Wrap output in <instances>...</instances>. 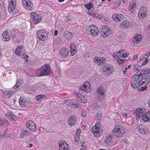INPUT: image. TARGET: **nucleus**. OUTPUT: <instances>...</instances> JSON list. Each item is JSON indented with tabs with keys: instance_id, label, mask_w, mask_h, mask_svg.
I'll use <instances>...</instances> for the list:
<instances>
[{
	"instance_id": "obj_63",
	"label": "nucleus",
	"mask_w": 150,
	"mask_h": 150,
	"mask_svg": "<svg viewBox=\"0 0 150 150\" xmlns=\"http://www.w3.org/2000/svg\"><path fill=\"white\" fill-rule=\"evenodd\" d=\"M81 132H80V130H77V131H76V133H78L79 134H80V133Z\"/></svg>"
},
{
	"instance_id": "obj_37",
	"label": "nucleus",
	"mask_w": 150,
	"mask_h": 150,
	"mask_svg": "<svg viewBox=\"0 0 150 150\" xmlns=\"http://www.w3.org/2000/svg\"><path fill=\"white\" fill-rule=\"evenodd\" d=\"M123 53V51L121 50V51H119L118 52L116 53H114L112 56L115 58H116L117 57H120L121 54H122Z\"/></svg>"
},
{
	"instance_id": "obj_35",
	"label": "nucleus",
	"mask_w": 150,
	"mask_h": 150,
	"mask_svg": "<svg viewBox=\"0 0 150 150\" xmlns=\"http://www.w3.org/2000/svg\"><path fill=\"white\" fill-rule=\"evenodd\" d=\"M23 46L20 45L17 47L16 48L15 53L18 56H20L21 54V51L22 50Z\"/></svg>"
},
{
	"instance_id": "obj_16",
	"label": "nucleus",
	"mask_w": 150,
	"mask_h": 150,
	"mask_svg": "<svg viewBox=\"0 0 150 150\" xmlns=\"http://www.w3.org/2000/svg\"><path fill=\"white\" fill-rule=\"evenodd\" d=\"M150 55V52H148L147 54L144 55L143 57H142L140 59V63H142V65H145L148 62L149 59H146Z\"/></svg>"
},
{
	"instance_id": "obj_54",
	"label": "nucleus",
	"mask_w": 150,
	"mask_h": 150,
	"mask_svg": "<svg viewBox=\"0 0 150 150\" xmlns=\"http://www.w3.org/2000/svg\"><path fill=\"white\" fill-rule=\"evenodd\" d=\"M6 132H7V130H5L4 131L3 134L1 135V137H5V136L6 135Z\"/></svg>"
},
{
	"instance_id": "obj_47",
	"label": "nucleus",
	"mask_w": 150,
	"mask_h": 150,
	"mask_svg": "<svg viewBox=\"0 0 150 150\" xmlns=\"http://www.w3.org/2000/svg\"><path fill=\"white\" fill-rule=\"evenodd\" d=\"M67 21H71L73 19V17L72 16H67Z\"/></svg>"
},
{
	"instance_id": "obj_57",
	"label": "nucleus",
	"mask_w": 150,
	"mask_h": 150,
	"mask_svg": "<svg viewBox=\"0 0 150 150\" xmlns=\"http://www.w3.org/2000/svg\"><path fill=\"white\" fill-rule=\"evenodd\" d=\"M138 57V55L137 54H136L134 56V57L133 58V59L134 60H135Z\"/></svg>"
},
{
	"instance_id": "obj_43",
	"label": "nucleus",
	"mask_w": 150,
	"mask_h": 150,
	"mask_svg": "<svg viewBox=\"0 0 150 150\" xmlns=\"http://www.w3.org/2000/svg\"><path fill=\"white\" fill-rule=\"evenodd\" d=\"M117 61V63L119 64H121V63H123V62L124 61V60L123 59H121L120 58H119L118 59Z\"/></svg>"
},
{
	"instance_id": "obj_20",
	"label": "nucleus",
	"mask_w": 150,
	"mask_h": 150,
	"mask_svg": "<svg viewBox=\"0 0 150 150\" xmlns=\"http://www.w3.org/2000/svg\"><path fill=\"white\" fill-rule=\"evenodd\" d=\"M135 113L136 115V118L137 119V117L138 118H140L141 117H143L145 113V112L144 109L142 108H139L138 110L137 109L135 111Z\"/></svg>"
},
{
	"instance_id": "obj_38",
	"label": "nucleus",
	"mask_w": 150,
	"mask_h": 150,
	"mask_svg": "<svg viewBox=\"0 0 150 150\" xmlns=\"http://www.w3.org/2000/svg\"><path fill=\"white\" fill-rule=\"evenodd\" d=\"M64 103H66L67 105L72 107L73 105V100L72 99L67 100L64 101Z\"/></svg>"
},
{
	"instance_id": "obj_48",
	"label": "nucleus",
	"mask_w": 150,
	"mask_h": 150,
	"mask_svg": "<svg viewBox=\"0 0 150 150\" xmlns=\"http://www.w3.org/2000/svg\"><path fill=\"white\" fill-rule=\"evenodd\" d=\"M83 145L84 146L81 148L80 150H86V143L83 142Z\"/></svg>"
},
{
	"instance_id": "obj_39",
	"label": "nucleus",
	"mask_w": 150,
	"mask_h": 150,
	"mask_svg": "<svg viewBox=\"0 0 150 150\" xmlns=\"http://www.w3.org/2000/svg\"><path fill=\"white\" fill-rule=\"evenodd\" d=\"M79 101L81 103H87V102L86 99L83 96L81 97L80 99H79Z\"/></svg>"
},
{
	"instance_id": "obj_46",
	"label": "nucleus",
	"mask_w": 150,
	"mask_h": 150,
	"mask_svg": "<svg viewBox=\"0 0 150 150\" xmlns=\"http://www.w3.org/2000/svg\"><path fill=\"white\" fill-rule=\"evenodd\" d=\"M87 115V113L85 111H82L81 113V115L82 117H85Z\"/></svg>"
},
{
	"instance_id": "obj_58",
	"label": "nucleus",
	"mask_w": 150,
	"mask_h": 150,
	"mask_svg": "<svg viewBox=\"0 0 150 150\" xmlns=\"http://www.w3.org/2000/svg\"><path fill=\"white\" fill-rule=\"evenodd\" d=\"M107 138H108L110 139V140H111L112 139V135L111 134H108L107 135Z\"/></svg>"
},
{
	"instance_id": "obj_7",
	"label": "nucleus",
	"mask_w": 150,
	"mask_h": 150,
	"mask_svg": "<svg viewBox=\"0 0 150 150\" xmlns=\"http://www.w3.org/2000/svg\"><path fill=\"white\" fill-rule=\"evenodd\" d=\"M86 31L87 33H89L93 37L97 36L99 34V31L97 28L94 25L91 26L88 28L86 29Z\"/></svg>"
},
{
	"instance_id": "obj_32",
	"label": "nucleus",
	"mask_w": 150,
	"mask_h": 150,
	"mask_svg": "<svg viewBox=\"0 0 150 150\" xmlns=\"http://www.w3.org/2000/svg\"><path fill=\"white\" fill-rule=\"evenodd\" d=\"M6 116L9 119H11L13 121H15L17 119L16 117L12 113L8 112L6 114Z\"/></svg>"
},
{
	"instance_id": "obj_11",
	"label": "nucleus",
	"mask_w": 150,
	"mask_h": 150,
	"mask_svg": "<svg viewBox=\"0 0 150 150\" xmlns=\"http://www.w3.org/2000/svg\"><path fill=\"white\" fill-rule=\"evenodd\" d=\"M31 15L32 17L33 20L35 24H38L41 21V18L39 15L34 12H32L31 13Z\"/></svg>"
},
{
	"instance_id": "obj_19",
	"label": "nucleus",
	"mask_w": 150,
	"mask_h": 150,
	"mask_svg": "<svg viewBox=\"0 0 150 150\" xmlns=\"http://www.w3.org/2000/svg\"><path fill=\"white\" fill-rule=\"evenodd\" d=\"M139 132L143 134H146L148 132L147 128L143 125H140L137 127Z\"/></svg>"
},
{
	"instance_id": "obj_24",
	"label": "nucleus",
	"mask_w": 150,
	"mask_h": 150,
	"mask_svg": "<svg viewBox=\"0 0 150 150\" xmlns=\"http://www.w3.org/2000/svg\"><path fill=\"white\" fill-rule=\"evenodd\" d=\"M16 3L15 0H11L8 2V9H15Z\"/></svg>"
},
{
	"instance_id": "obj_12",
	"label": "nucleus",
	"mask_w": 150,
	"mask_h": 150,
	"mask_svg": "<svg viewBox=\"0 0 150 150\" xmlns=\"http://www.w3.org/2000/svg\"><path fill=\"white\" fill-rule=\"evenodd\" d=\"M80 88L86 92H89L91 90V86L89 82V81L85 82L80 87Z\"/></svg>"
},
{
	"instance_id": "obj_13",
	"label": "nucleus",
	"mask_w": 150,
	"mask_h": 150,
	"mask_svg": "<svg viewBox=\"0 0 150 150\" xmlns=\"http://www.w3.org/2000/svg\"><path fill=\"white\" fill-rule=\"evenodd\" d=\"M22 1L23 6L25 9L30 8L31 9L33 6V3L29 0H22Z\"/></svg>"
},
{
	"instance_id": "obj_50",
	"label": "nucleus",
	"mask_w": 150,
	"mask_h": 150,
	"mask_svg": "<svg viewBox=\"0 0 150 150\" xmlns=\"http://www.w3.org/2000/svg\"><path fill=\"white\" fill-rule=\"evenodd\" d=\"M74 105L75 106V107L76 108H78L79 106V104L77 102H75V101H74L73 103V105Z\"/></svg>"
},
{
	"instance_id": "obj_18",
	"label": "nucleus",
	"mask_w": 150,
	"mask_h": 150,
	"mask_svg": "<svg viewBox=\"0 0 150 150\" xmlns=\"http://www.w3.org/2000/svg\"><path fill=\"white\" fill-rule=\"evenodd\" d=\"M60 150H69V146L65 142H63L59 144Z\"/></svg>"
},
{
	"instance_id": "obj_28",
	"label": "nucleus",
	"mask_w": 150,
	"mask_h": 150,
	"mask_svg": "<svg viewBox=\"0 0 150 150\" xmlns=\"http://www.w3.org/2000/svg\"><path fill=\"white\" fill-rule=\"evenodd\" d=\"M141 36L139 34H137L135 36L133 39V42L134 43L137 44L139 43L141 40Z\"/></svg>"
},
{
	"instance_id": "obj_56",
	"label": "nucleus",
	"mask_w": 150,
	"mask_h": 150,
	"mask_svg": "<svg viewBox=\"0 0 150 150\" xmlns=\"http://www.w3.org/2000/svg\"><path fill=\"white\" fill-rule=\"evenodd\" d=\"M122 115H123V117L125 118H126L127 116V114L123 112L122 113Z\"/></svg>"
},
{
	"instance_id": "obj_59",
	"label": "nucleus",
	"mask_w": 150,
	"mask_h": 150,
	"mask_svg": "<svg viewBox=\"0 0 150 150\" xmlns=\"http://www.w3.org/2000/svg\"><path fill=\"white\" fill-rule=\"evenodd\" d=\"M8 10L9 12H10V13H13L15 11V10Z\"/></svg>"
},
{
	"instance_id": "obj_27",
	"label": "nucleus",
	"mask_w": 150,
	"mask_h": 150,
	"mask_svg": "<svg viewBox=\"0 0 150 150\" xmlns=\"http://www.w3.org/2000/svg\"><path fill=\"white\" fill-rule=\"evenodd\" d=\"M76 118L74 116H72L69 118L68 124L71 126L74 125L76 123Z\"/></svg>"
},
{
	"instance_id": "obj_41",
	"label": "nucleus",
	"mask_w": 150,
	"mask_h": 150,
	"mask_svg": "<svg viewBox=\"0 0 150 150\" xmlns=\"http://www.w3.org/2000/svg\"><path fill=\"white\" fill-rule=\"evenodd\" d=\"M93 4L91 3H90L89 4L85 5V7L87 9H91L92 7H93Z\"/></svg>"
},
{
	"instance_id": "obj_45",
	"label": "nucleus",
	"mask_w": 150,
	"mask_h": 150,
	"mask_svg": "<svg viewBox=\"0 0 150 150\" xmlns=\"http://www.w3.org/2000/svg\"><path fill=\"white\" fill-rule=\"evenodd\" d=\"M23 58H24L25 60V61L26 62H27L28 61V56L26 54H23Z\"/></svg>"
},
{
	"instance_id": "obj_25",
	"label": "nucleus",
	"mask_w": 150,
	"mask_h": 150,
	"mask_svg": "<svg viewBox=\"0 0 150 150\" xmlns=\"http://www.w3.org/2000/svg\"><path fill=\"white\" fill-rule=\"evenodd\" d=\"M130 23L129 21L125 20L120 24V26L122 28H129L130 25Z\"/></svg>"
},
{
	"instance_id": "obj_60",
	"label": "nucleus",
	"mask_w": 150,
	"mask_h": 150,
	"mask_svg": "<svg viewBox=\"0 0 150 150\" xmlns=\"http://www.w3.org/2000/svg\"><path fill=\"white\" fill-rule=\"evenodd\" d=\"M58 34V31L57 30L54 31V35L55 36H56Z\"/></svg>"
},
{
	"instance_id": "obj_51",
	"label": "nucleus",
	"mask_w": 150,
	"mask_h": 150,
	"mask_svg": "<svg viewBox=\"0 0 150 150\" xmlns=\"http://www.w3.org/2000/svg\"><path fill=\"white\" fill-rule=\"evenodd\" d=\"M133 4L132 6V9L135 8L136 7V4H135V2H134V1H133Z\"/></svg>"
},
{
	"instance_id": "obj_23",
	"label": "nucleus",
	"mask_w": 150,
	"mask_h": 150,
	"mask_svg": "<svg viewBox=\"0 0 150 150\" xmlns=\"http://www.w3.org/2000/svg\"><path fill=\"white\" fill-rule=\"evenodd\" d=\"M87 11H85L86 13L88 15L92 16L93 17L97 18L100 19L102 18V15H99L97 14L94 13L93 10H87Z\"/></svg>"
},
{
	"instance_id": "obj_34",
	"label": "nucleus",
	"mask_w": 150,
	"mask_h": 150,
	"mask_svg": "<svg viewBox=\"0 0 150 150\" xmlns=\"http://www.w3.org/2000/svg\"><path fill=\"white\" fill-rule=\"evenodd\" d=\"M9 123L7 120L6 118H0V125H5L8 126Z\"/></svg>"
},
{
	"instance_id": "obj_61",
	"label": "nucleus",
	"mask_w": 150,
	"mask_h": 150,
	"mask_svg": "<svg viewBox=\"0 0 150 150\" xmlns=\"http://www.w3.org/2000/svg\"><path fill=\"white\" fill-rule=\"evenodd\" d=\"M146 9V8H145V6H143L142 7H141L140 8V9H141V10H142V9Z\"/></svg>"
},
{
	"instance_id": "obj_36",
	"label": "nucleus",
	"mask_w": 150,
	"mask_h": 150,
	"mask_svg": "<svg viewBox=\"0 0 150 150\" xmlns=\"http://www.w3.org/2000/svg\"><path fill=\"white\" fill-rule=\"evenodd\" d=\"M14 92L13 91H6L4 92V94L6 96L7 98L10 97L14 94Z\"/></svg>"
},
{
	"instance_id": "obj_44",
	"label": "nucleus",
	"mask_w": 150,
	"mask_h": 150,
	"mask_svg": "<svg viewBox=\"0 0 150 150\" xmlns=\"http://www.w3.org/2000/svg\"><path fill=\"white\" fill-rule=\"evenodd\" d=\"M120 1L116 2L114 4V6L115 7L117 8V7L120 6Z\"/></svg>"
},
{
	"instance_id": "obj_26",
	"label": "nucleus",
	"mask_w": 150,
	"mask_h": 150,
	"mask_svg": "<svg viewBox=\"0 0 150 150\" xmlns=\"http://www.w3.org/2000/svg\"><path fill=\"white\" fill-rule=\"evenodd\" d=\"M70 49L71 54L73 56L75 54L76 51V45L74 42H72L71 43Z\"/></svg>"
},
{
	"instance_id": "obj_49",
	"label": "nucleus",
	"mask_w": 150,
	"mask_h": 150,
	"mask_svg": "<svg viewBox=\"0 0 150 150\" xmlns=\"http://www.w3.org/2000/svg\"><path fill=\"white\" fill-rule=\"evenodd\" d=\"M19 83H17L13 87L14 89H16L19 87Z\"/></svg>"
},
{
	"instance_id": "obj_14",
	"label": "nucleus",
	"mask_w": 150,
	"mask_h": 150,
	"mask_svg": "<svg viewBox=\"0 0 150 150\" xmlns=\"http://www.w3.org/2000/svg\"><path fill=\"white\" fill-rule=\"evenodd\" d=\"M69 51L67 48L63 47L61 48L59 52V54L61 57H65L69 54Z\"/></svg>"
},
{
	"instance_id": "obj_15",
	"label": "nucleus",
	"mask_w": 150,
	"mask_h": 150,
	"mask_svg": "<svg viewBox=\"0 0 150 150\" xmlns=\"http://www.w3.org/2000/svg\"><path fill=\"white\" fill-rule=\"evenodd\" d=\"M95 62L98 65H102L105 62V60L103 57H95L94 58Z\"/></svg>"
},
{
	"instance_id": "obj_2",
	"label": "nucleus",
	"mask_w": 150,
	"mask_h": 150,
	"mask_svg": "<svg viewBox=\"0 0 150 150\" xmlns=\"http://www.w3.org/2000/svg\"><path fill=\"white\" fill-rule=\"evenodd\" d=\"M51 71L50 65L48 64L44 65L39 69L38 76H46L51 74Z\"/></svg>"
},
{
	"instance_id": "obj_9",
	"label": "nucleus",
	"mask_w": 150,
	"mask_h": 150,
	"mask_svg": "<svg viewBox=\"0 0 150 150\" xmlns=\"http://www.w3.org/2000/svg\"><path fill=\"white\" fill-rule=\"evenodd\" d=\"M26 127L30 131L35 132L36 131L37 127L36 125L32 120L28 121L26 124Z\"/></svg>"
},
{
	"instance_id": "obj_10",
	"label": "nucleus",
	"mask_w": 150,
	"mask_h": 150,
	"mask_svg": "<svg viewBox=\"0 0 150 150\" xmlns=\"http://www.w3.org/2000/svg\"><path fill=\"white\" fill-rule=\"evenodd\" d=\"M110 34V30L105 26L103 28L100 30V34L103 37H107Z\"/></svg>"
},
{
	"instance_id": "obj_22",
	"label": "nucleus",
	"mask_w": 150,
	"mask_h": 150,
	"mask_svg": "<svg viewBox=\"0 0 150 150\" xmlns=\"http://www.w3.org/2000/svg\"><path fill=\"white\" fill-rule=\"evenodd\" d=\"M123 18V15L121 14H114L112 16L113 19L116 22L120 21Z\"/></svg>"
},
{
	"instance_id": "obj_17",
	"label": "nucleus",
	"mask_w": 150,
	"mask_h": 150,
	"mask_svg": "<svg viewBox=\"0 0 150 150\" xmlns=\"http://www.w3.org/2000/svg\"><path fill=\"white\" fill-rule=\"evenodd\" d=\"M20 105L21 107H28V106L29 102L24 98H20L19 100Z\"/></svg>"
},
{
	"instance_id": "obj_55",
	"label": "nucleus",
	"mask_w": 150,
	"mask_h": 150,
	"mask_svg": "<svg viewBox=\"0 0 150 150\" xmlns=\"http://www.w3.org/2000/svg\"><path fill=\"white\" fill-rule=\"evenodd\" d=\"M128 57V55L126 53L123 54L122 55V57L123 58H126Z\"/></svg>"
},
{
	"instance_id": "obj_8",
	"label": "nucleus",
	"mask_w": 150,
	"mask_h": 150,
	"mask_svg": "<svg viewBox=\"0 0 150 150\" xmlns=\"http://www.w3.org/2000/svg\"><path fill=\"white\" fill-rule=\"evenodd\" d=\"M113 69V67L111 65L106 64L103 68V74L106 76H110L112 73Z\"/></svg>"
},
{
	"instance_id": "obj_30",
	"label": "nucleus",
	"mask_w": 150,
	"mask_h": 150,
	"mask_svg": "<svg viewBox=\"0 0 150 150\" xmlns=\"http://www.w3.org/2000/svg\"><path fill=\"white\" fill-rule=\"evenodd\" d=\"M2 36L3 37V39L5 41H8L10 40V35L6 30L3 33Z\"/></svg>"
},
{
	"instance_id": "obj_64",
	"label": "nucleus",
	"mask_w": 150,
	"mask_h": 150,
	"mask_svg": "<svg viewBox=\"0 0 150 150\" xmlns=\"http://www.w3.org/2000/svg\"><path fill=\"white\" fill-rule=\"evenodd\" d=\"M126 70H124L123 71V74L124 75H125L126 73Z\"/></svg>"
},
{
	"instance_id": "obj_42",
	"label": "nucleus",
	"mask_w": 150,
	"mask_h": 150,
	"mask_svg": "<svg viewBox=\"0 0 150 150\" xmlns=\"http://www.w3.org/2000/svg\"><path fill=\"white\" fill-rule=\"evenodd\" d=\"M75 96L79 101V99H80L81 97L82 96V95L81 94L79 93H76L75 94Z\"/></svg>"
},
{
	"instance_id": "obj_33",
	"label": "nucleus",
	"mask_w": 150,
	"mask_h": 150,
	"mask_svg": "<svg viewBox=\"0 0 150 150\" xmlns=\"http://www.w3.org/2000/svg\"><path fill=\"white\" fill-rule=\"evenodd\" d=\"M140 60L138 64H137L134 68V71L136 72H140L142 70L141 67L143 65H142L143 64L140 63Z\"/></svg>"
},
{
	"instance_id": "obj_21",
	"label": "nucleus",
	"mask_w": 150,
	"mask_h": 150,
	"mask_svg": "<svg viewBox=\"0 0 150 150\" xmlns=\"http://www.w3.org/2000/svg\"><path fill=\"white\" fill-rule=\"evenodd\" d=\"M31 132L28 129L23 130L21 132L20 135L21 138L22 139L24 137H27L30 134Z\"/></svg>"
},
{
	"instance_id": "obj_53",
	"label": "nucleus",
	"mask_w": 150,
	"mask_h": 150,
	"mask_svg": "<svg viewBox=\"0 0 150 150\" xmlns=\"http://www.w3.org/2000/svg\"><path fill=\"white\" fill-rule=\"evenodd\" d=\"M111 141V140L110 139L107 138L105 140V142L107 143H108L110 142Z\"/></svg>"
},
{
	"instance_id": "obj_62",
	"label": "nucleus",
	"mask_w": 150,
	"mask_h": 150,
	"mask_svg": "<svg viewBox=\"0 0 150 150\" xmlns=\"http://www.w3.org/2000/svg\"><path fill=\"white\" fill-rule=\"evenodd\" d=\"M33 146V144H30L28 146V147L30 148Z\"/></svg>"
},
{
	"instance_id": "obj_6",
	"label": "nucleus",
	"mask_w": 150,
	"mask_h": 150,
	"mask_svg": "<svg viewBox=\"0 0 150 150\" xmlns=\"http://www.w3.org/2000/svg\"><path fill=\"white\" fill-rule=\"evenodd\" d=\"M48 32L44 30H40L37 32V36L40 40L44 41L47 39Z\"/></svg>"
},
{
	"instance_id": "obj_29",
	"label": "nucleus",
	"mask_w": 150,
	"mask_h": 150,
	"mask_svg": "<svg viewBox=\"0 0 150 150\" xmlns=\"http://www.w3.org/2000/svg\"><path fill=\"white\" fill-rule=\"evenodd\" d=\"M146 12L144 11L143 10H139L138 12V17L139 19L144 18L146 16Z\"/></svg>"
},
{
	"instance_id": "obj_40",
	"label": "nucleus",
	"mask_w": 150,
	"mask_h": 150,
	"mask_svg": "<svg viewBox=\"0 0 150 150\" xmlns=\"http://www.w3.org/2000/svg\"><path fill=\"white\" fill-rule=\"evenodd\" d=\"M45 95H40L36 96V99L38 101H39L41 99L45 98Z\"/></svg>"
},
{
	"instance_id": "obj_3",
	"label": "nucleus",
	"mask_w": 150,
	"mask_h": 150,
	"mask_svg": "<svg viewBox=\"0 0 150 150\" xmlns=\"http://www.w3.org/2000/svg\"><path fill=\"white\" fill-rule=\"evenodd\" d=\"M125 132V128L121 126L117 125L113 129L112 133L117 138H120L122 137Z\"/></svg>"
},
{
	"instance_id": "obj_4",
	"label": "nucleus",
	"mask_w": 150,
	"mask_h": 150,
	"mask_svg": "<svg viewBox=\"0 0 150 150\" xmlns=\"http://www.w3.org/2000/svg\"><path fill=\"white\" fill-rule=\"evenodd\" d=\"M104 93L105 91L103 87L101 86L98 87L95 93L96 98L98 101H102L105 97Z\"/></svg>"
},
{
	"instance_id": "obj_5",
	"label": "nucleus",
	"mask_w": 150,
	"mask_h": 150,
	"mask_svg": "<svg viewBox=\"0 0 150 150\" xmlns=\"http://www.w3.org/2000/svg\"><path fill=\"white\" fill-rule=\"evenodd\" d=\"M91 132L94 134L95 136L98 137L103 133L100 124L99 123H96L92 128Z\"/></svg>"
},
{
	"instance_id": "obj_52",
	"label": "nucleus",
	"mask_w": 150,
	"mask_h": 150,
	"mask_svg": "<svg viewBox=\"0 0 150 150\" xmlns=\"http://www.w3.org/2000/svg\"><path fill=\"white\" fill-rule=\"evenodd\" d=\"M79 137L78 136L76 135V136H75L74 138V139L75 141L77 142L79 140Z\"/></svg>"
},
{
	"instance_id": "obj_1",
	"label": "nucleus",
	"mask_w": 150,
	"mask_h": 150,
	"mask_svg": "<svg viewBox=\"0 0 150 150\" xmlns=\"http://www.w3.org/2000/svg\"><path fill=\"white\" fill-rule=\"evenodd\" d=\"M150 81V69L143 70L139 74H135L131 79V84L134 88H139L141 91L146 90Z\"/></svg>"
},
{
	"instance_id": "obj_31",
	"label": "nucleus",
	"mask_w": 150,
	"mask_h": 150,
	"mask_svg": "<svg viewBox=\"0 0 150 150\" xmlns=\"http://www.w3.org/2000/svg\"><path fill=\"white\" fill-rule=\"evenodd\" d=\"M142 118L143 120L144 121H149L150 120V111L144 113Z\"/></svg>"
}]
</instances>
